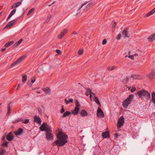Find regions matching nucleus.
Segmentation results:
<instances>
[{"instance_id": "f257e3e1", "label": "nucleus", "mask_w": 155, "mask_h": 155, "mask_svg": "<svg viewBox=\"0 0 155 155\" xmlns=\"http://www.w3.org/2000/svg\"><path fill=\"white\" fill-rule=\"evenodd\" d=\"M57 137L58 139L55 141V143L58 146H63L68 142L66 140L68 138V136L64 133L60 132L57 134Z\"/></svg>"}, {"instance_id": "f03ea898", "label": "nucleus", "mask_w": 155, "mask_h": 155, "mask_svg": "<svg viewBox=\"0 0 155 155\" xmlns=\"http://www.w3.org/2000/svg\"><path fill=\"white\" fill-rule=\"evenodd\" d=\"M137 94L139 98H145L149 99L150 97V94L147 91L144 90H142L138 91Z\"/></svg>"}, {"instance_id": "7ed1b4c3", "label": "nucleus", "mask_w": 155, "mask_h": 155, "mask_svg": "<svg viewBox=\"0 0 155 155\" xmlns=\"http://www.w3.org/2000/svg\"><path fill=\"white\" fill-rule=\"evenodd\" d=\"M134 95L133 94L130 95L123 102L122 105L124 107L127 108L128 106L133 101Z\"/></svg>"}, {"instance_id": "20e7f679", "label": "nucleus", "mask_w": 155, "mask_h": 155, "mask_svg": "<svg viewBox=\"0 0 155 155\" xmlns=\"http://www.w3.org/2000/svg\"><path fill=\"white\" fill-rule=\"evenodd\" d=\"M26 57V56H23L21 57L20 58L16 60L11 65L10 68H13L14 66L18 64L21 62L23 60H24Z\"/></svg>"}, {"instance_id": "39448f33", "label": "nucleus", "mask_w": 155, "mask_h": 155, "mask_svg": "<svg viewBox=\"0 0 155 155\" xmlns=\"http://www.w3.org/2000/svg\"><path fill=\"white\" fill-rule=\"evenodd\" d=\"M80 105L79 102L77 100L76 103V106L74 108V110L72 111V113L74 115H76L78 114L79 110L80 109Z\"/></svg>"}, {"instance_id": "423d86ee", "label": "nucleus", "mask_w": 155, "mask_h": 155, "mask_svg": "<svg viewBox=\"0 0 155 155\" xmlns=\"http://www.w3.org/2000/svg\"><path fill=\"white\" fill-rule=\"evenodd\" d=\"M46 138L48 140H52L53 139V135L51 132V129L45 132Z\"/></svg>"}, {"instance_id": "0eeeda50", "label": "nucleus", "mask_w": 155, "mask_h": 155, "mask_svg": "<svg viewBox=\"0 0 155 155\" xmlns=\"http://www.w3.org/2000/svg\"><path fill=\"white\" fill-rule=\"evenodd\" d=\"M124 118L123 116L121 117L119 119L117 123V127L118 129L120 128L123 126L124 123Z\"/></svg>"}, {"instance_id": "6e6552de", "label": "nucleus", "mask_w": 155, "mask_h": 155, "mask_svg": "<svg viewBox=\"0 0 155 155\" xmlns=\"http://www.w3.org/2000/svg\"><path fill=\"white\" fill-rule=\"evenodd\" d=\"M97 115L98 117L100 118H103L104 116L103 111L100 107L98 108Z\"/></svg>"}, {"instance_id": "1a4fd4ad", "label": "nucleus", "mask_w": 155, "mask_h": 155, "mask_svg": "<svg viewBox=\"0 0 155 155\" xmlns=\"http://www.w3.org/2000/svg\"><path fill=\"white\" fill-rule=\"evenodd\" d=\"M51 128L48 127H47L45 125V124L44 122L41 126L40 127V129L41 131H45V132L48 131L49 130H50Z\"/></svg>"}, {"instance_id": "9d476101", "label": "nucleus", "mask_w": 155, "mask_h": 155, "mask_svg": "<svg viewBox=\"0 0 155 155\" xmlns=\"http://www.w3.org/2000/svg\"><path fill=\"white\" fill-rule=\"evenodd\" d=\"M130 77L133 79H142L144 78V77L143 76L134 74L131 75Z\"/></svg>"}, {"instance_id": "9b49d317", "label": "nucleus", "mask_w": 155, "mask_h": 155, "mask_svg": "<svg viewBox=\"0 0 155 155\" xmlns=\"http://www.w3.org/2000/svg\"><path fill=\"white\" fill-rule=\"evenodd\" d=\"M14 137V136L12 132H11L7 135L6 138L8 141H11L13 139Z\"/></svg>"}, {"instance_id": "f8f14e48", "label": "nucleus", "mask_w": 155, "mask_h": 155, "mask_svg": "<svg viewBox=\"0 0 155 155\" xmlns=\"http://www.w3.org/2000/svg\"><path fill=\"white\" fill-rule=\"evenodd\" d=\"M17 21V19H15L12 21H10L9 22L6 26V27L7 28H9L15 24L16 21Z\"/></svg>"}, {"instance_id": "ddd939ff", "label": "nucleus", "mask_w": 155, "mask_h": 155, "mask_svg": "<svg viewBox=\"0 0 155 155\" xmlns=\"http://www.w3.org/2000/svg\"><path fill=\"white\" fill-rule=\"evenodd\" d=\"M122 35L124 38H125L126 37H129L127 28H125L123 31L122 32Z\"/></svg>"}, {"instance_id": "4468645a", "label": "nucleus", "mask_w": 155, "mask_h": 155, "mask_svg": "<svg viewBox=\"0 0 155 155\" xmlns=\"http://www.w3.org/2000/svg\"><path fill=\"white\" fill-rule=\"evenodd\" d=\"M34 117V121L39 124H41V120L40 118L38 116H35Z\"/></svg>"}, {"instance_id": "2eb2a0df", "label": "nucleus", "mask_w": 155, "mask_h": 155, "mask_svg": "<svg viewBox=\"0 0 155 155\" xmlns=\"http://www.w3.org/2000/svg\"><path fill=\"white\" fill-rule=\"evenodd\" d=\"M148 77L150 79H153L155 77V71L152 70L148 74Z\"/></svg>"}, {"instance_id": "dca6fc26", "label": "nucleus", "mask_w": 155, "mask_h": 155, "mask_svg": "<svg viewBox=\"0 0 155 155\" xmlns=\"http://www.w3.org/2000/svg\"><path fill=\"white\" fill-rule=\"evenodd\" d=\"M109 136V134L108 131H106L102 133V136L103 138H108Z\"/></svg>"}, {"instance_id": "f3484780", "label": "nucleus", "mask_w": 155, "mask_h": 155, "mask_svg": "<svg viewBox=\"0 0 155 155\" xmlns=\"http://www.w3.org/2000/svg\"><path fill=\"white\" fill-rule=\"evenodd\" d=\"M148 40L149 41L155 40V33H153L149 36L148 38Z\"/></svg>"}, {"instance_id": "a211bd4d", "label": "nucleus", "mask_w": 155, "mask_h": 155, "mask_svg": "<svg viewBox=\"0 0 155 155\" xmlns=\"http://www.w3.org/2000/svg\"><path fill=\"white\" fill-rule=\"evenodd\" d=\"M67 29H64L61 32L60 35H58V38L59 39L61 38L65 34L67 31Z\"/></svg>"}, {"instance_id": "6ab92c4d", "label": "nucleus", "mask_w": 155, "mask_h": 155, "mask_svg": "<svg viewBox=\"0 0 155 155\" xmlns=\"http://www.w3.org/2000/svg\"><path fill=\"white\" fill-rule=\"evenodd\" d=\"M23 130L22 129L19 128L15 132V134L16 135H20L23 132Z\"/></svg>"}, {"instance_id": "aec40b11", "label": "nucleus", "mask_w": 155, "mask_h": 155, "mask_svg": "<svg viewBox=\"0 0 155 155\" xmlns=\"http://www.w3.org/2000/svg\"><path fill=\"white\" fill-rule=\"evenodd\" d=\"M80 113L82 117H84L88 115V114L87 112L85 110H81Z\"/></svg>"}, {"instance_id": "412c9836", "label": "nucleus", "mask_w": 155, "mask_h": 155, "mask_svg": "<svg viewBox=\"0 0 155 155\" xmlns=\"http://www.w3.org/2000/svg\"><path fill=\"white\" fill-rule=\"evenodd\" d=\"M16 11V9L15 8L12 10L10 14L9 15L7 19V21H8V20L15 13Z\"/></svg>"}, {"instance_id": "4be33fe9", "label": "nucleus", "mask_w": 155, "mask_h": 155, "mask_svg": "<svg viewBox=\"0 0 155 155\" xmlns=\"http://www.w3.org/2000/svg\"><path fill=\"white\" fill-rule=\"evenodd\" d=\"M42 90L45 91V92L47 94H50V90L49 87H47L46 88H43Z\"/></svg>"}, {"instance_id": "5701e85b", "label": "nucleus", "mask_w": 155, "mask_h": 155, "mask_svg": "<svg viewBox=\"0 0 155 155\" xmlns=\"http://www.w3.org/2000/svg\"><path fill=\"white\" fill-rule=\"evenodd\" d=\"M155 12V8L151 11L150 12L146 14L145 16V17H147L153 15Z\"/></svg>"}, {"instance_id": "b1692460", "label": "nucleus", "mask_w": 155, "mask_h": 155, "mask_svg": "<svg viewBox=\"0 0 155 155\" xmlns=\"http://www.w3.org/2000/svg\"><path fill=\"white\" fill-rule=\"evenodd\" d=\"M152 101L153 103L155 105V92H153L151 94Z\"/></svg>"}, {"instance_id": "393cba45", "label": "nucleus", "mask_w": 155, "mask_h": 155, "mask_svg": "<svg viewBox=\"0 0 155 155\" xmlns=\"http://www.w3.org/2000/svg\"><path fill=\"white\" fill-rule=\"evenodd\" d=\"M21 2H18L15 3L12 6V9H13L14 8H15L18 7L21 4Z\"/></svg>"}, {"instance_id": "a878e982", "label": "nucleus", "mask_w": 155, "mask_h": 155, "mask_svg": "<svg viewBox=\"0 0 155 155\" xmlns=\"http://www.w3.org/2000/svg\"><path fill=\"white\" fill-rule=\"evenodd\" d=\"M71 114V112L69 111H66L64 113L62 117H65L67 116H69Z\"/></svg>"}, {"instance_id": "bb28decb", "label": "nucleus", "mask_w": 155, "mask_h": 155, "mask_svg": "<svg viewBox=\"0 0 155 155\" xmlns=\"http://www.w3.org/2000/svg\"><path fill=\"white\" fill-rule=\"evenodd\" d=\"M13 43L14 41H11L8 42L6 43L5 45V46L6 48L8 47L13 44Z\"/></svg>"}, {"instance_id": "cd10ccee", "label": "nucleus", "mask_w": 155, "mask_h": 155, "mask_svg": "<svg viewBox=\"0 0 155 155\" xmlns=\"http://www.w3.org/2000/svg\"><path fill=\"white\" fill-rule=\"evenodd\" d=\"M23 41L22 39H21L19 40L18 42H17L14 45V47H15L19 45V44L21 42Z\"/></svg>"}, {"instance_id": "c85d7f7f", "label": "nucleus", "mask_w": 155, "mask_h": 155, "mask_svg": "<svg viewBox=\"0 0 155 155\" xmlns=\"http://www.w3.org/2000/svg\"><path fill=\"white\" fill-rule=\"evenodd\" d=\"M94 101L99 106V107H101V105L100 102L99 101L98 99V98L96 96L94 97Z\"/></svg>"}, {"instance_id": "c756f323", "label": "nucleus", "mask_w": 155, "mask_h": 155, "mask_svg": "<svg viewBox=\"0 0 155 155\" xmlns=\"http://www.w3.org/2000/svg\"><path fill=\"white\" fill-rule=\"evenodd\" d=\"M22 82L23 83H25L27 80V76L26 75L24 74L22 76Z\"/></svg>"}, {"instance_id": "7c9ffc66", "label": "nucleus", "mask_w": 155, "mask_h": 155, "mask_svg": "<svg viewBox=\"0 0 155 155\" xmlns=\"http://www.w3.org/2000/svg\"><path fill=\"white\" fill-rule=\"evenodd\" d=\"M86 90H87V91L90 92V98L91 99V97H92V94H93L94 95H95V94L91 92V91H92L89 88H87Z\"/></svg>"}, {"instance_id": "2f4dec72", "label": "nucleus", "mask_w": 155, "mask_h": 155, "mask_svg": "<svg viewBox=\"0 0 155 155\" xmlns=\"http://www.w3.org/2000/svg\"><path fill=\"white\" fill-rule=\"evenodd\" d=\"M23 120L22 118H18L15 120L13 121V123H17L20 121H23Z\"/></svg>"}, {"instance_id": "473e14b6", "label": "nucleus", "mask_w": 155, "mask_h": 155, "mask_svg": "<svg viewBox=\"0 0 155 155\" xmlns=\"http://www.w3.org/2000/svg\"><path fill=\"white\" fill-rule=\"evenodd\" d=\"M11 108L10 104H9L7 106V114L9 115L10 114Z\"/></svg>"}, {"instance_id": "72a5a7b5", "label": "nucleus", "mask_w": 155, "mask_h": 155, "mask_svg": "<svg viewBox=\"0 0 155 155\" xmlns=\"http://www.w3.org/2000/svg\"><path fill=\"white\" fill-rule=\"evenodd\" d=\"M128 80L129 78L127 77H126L123 80L122 82L124 84H125L127 83V81H128Z\"/></svg>"}, {"instance_id": "f704fd0d", "label": "nucleus", "mask_w": 155, "mask_h": 155, "mask_svg": "<svg viewBox=\"0 0 155 155\" xmlns=\"http://www.w3.org/2000/svg\"><path fill=\"white\" fill-rule=\"evenodd\" d=\"M35 9L33 8H31L28 12L27 13V15H30L34 11Z\"/></svg>"}, {"instance_id": "c9c22d12", "label": "nucleus", "mask_w": 155, "mask_h": 155, "mask_svg": "<svg viewBox=\"0 0 155 155\" xmlns=\"http://www.w3.org/2000/svg\"><path fill=\"white\" fill-rule=\"evenodd\" d=\"M130 51L128 52V55L129 56L128 57L130 59L133 60H134V55H130Z\"/></svg>"}, {"instance_id": "e433bc0d", "label": "nucleus", "mask_w": 155, "mask_h": 155, "mask_svg": "<svg viewBox=\"0 0 155 155\" xmlns=\"http://www.w3.org/2000/svg\"><path fill=\"white\" fill-rule=\"evenodd\" d=\"M8 143H9L7 141L5 142L4 143H3L2 145L3 146H5V147H8Z\"/></svg>"}, {"instance_id": "4c0bfd02", "label": "nucleus", "mask_w": 155, "mask_h": 155, "mask_svg": "<svg viewBox=\"0 0 155 155\" xmlns=\"http://www.w3.org/2000/svg\"><path fill=\"white\" fill-rule=\"evenodd\" d=\"M78 53L79 55H81L83 53V51L82 49H80L78 51Z\"/></svg>"}, {"instance_id": "58836bf2", "label": "nucleus", "mask_w": 155, "mask_h": 155, "mask_svg": "<svg viewBox=\"0 0 155 155\" xmlns=\"http://www.w3.org/2000/svg\"><path fill=\"white\" fill-rule=\"evenodd\" d=\"M29 120L28 119H26L25 121H23L22 123H23L25 124H27L29 123Z\"/></svg>"}, {"instance_id": "ea45409f", "label": "nucleus", "mask_w": 155, "mask_h": 155, "mask_svg": "<svg viewBox=\"0 0 155 155\" xmlns=\"http://www.w3.org/2000/svg\"><path fill=\"white\" fill-rule=\"evenodd\" d=\"M115 68V67L114 66H113L111 67H108L107 68V69L108 70H110V71H112L114 70Z\"/></svg>"}, {"instance_id": "a19ab883", "label": "nucleus", "mask_w": 155, "mask_h": 155, "mask_svg": "<svg viewBox=\"0 0 155 155\" xmlns=\"http://www.w3.org/2000/svg\"><path fill=\"white\" fill-rule=\"evenodd\" d=\"M136 90V88L134 87H133L130 90V91L132 92H133L134 91Z\"/></svg>"}, {"instance_id": "79ce46f5", "label": "nucleus", "mask_w": 155, "mask_h": 155, "mask_svg": "<svg viewBox=\"0 0 155 155\" xmlns=\"http://www.w3.org/2000/svg\"><path fill=\"white\" fill-rule=\"evenodd\" d=\"M121 36V34H119L118 35L117 37V39L118 40H120Z\"/></svg>"}, {"instance_id": "37998d69", "label": "nucleus", "mask_w": 155, "mask_h": 155, "mask_svg": "<svg viewBox=\"0 0 155 155\" xmlns=\"http://www.w3.org/2000/svg\"><path fill=\"white\" fill-rule=\"evenodd\" d=\"M92 3H89L86 6V9H87V8H89V7L91 6V5H92Z\"/></svg>"}, {"instance_id": "c03bdc74", "label": "nucleus", "mask_w": 155, "mask_h": 155, "mask_svg": "<svg viewBox=\"0 0 155 155\" xmlns=\"http://www.w3.org/2000/svg\"><path fill=\"white\" fill-rule=\"evenodd\" d=\"M107 41L106 39H104L103 40L102 42V44L103 45L107 43Z\"/></svg>"}, {"instance_id": "a18cd8bd", "label": "nucleus", "mask_w": 155, "mask_h": 155, "mask_svg": "<svg viewBox=\"0 0 155 155\" xmlns=\"http://www.w3.org/2000/svg\"><path fill=\"white\" fill-rule=\"evenodd\" d=\"M64 111H65V110H64V109L63 106H62V109H61V113H62L63 112H64Z\"/></svg>"}, {"instance_id": "49530a36", "label": "nucleus", "mask_w": 155, "mask_h": 155, "mask_svg": "<svg viewBox=\"0 0 155 155\" xmlns=\"http://www.w3.org/2000/svg\"><path fill=\"white\" fill-rule=\"evenodd\" d=\"M87 4V3L86 2H85V3H84V4H83L81 6V7L79 8H78V10H80L85 5H86Z\"/></svg>"}, {"instance_id": "de8ad7c7", "label": "nucleus", "mask_w": 155, "mask_h": 155, "mask_svg": "<svg viewBox=\"0 0 155 155\" xmlns=\"http://www.w3.org/2000/svg\"><path fill=\"white\" fill-rule=\"evenodd\" d=\"M56 52L58 54H60L61 53V51L59 50H58V49L57 50H56Z\"/></svg>"}, {"instance_id": "09e8293b", "label": "nucleus", "mask_w": 155, "mask_h": 155, "mask_svg": "<svg viewBox=\"0 0 155 155\" xmlns=\"http://www.w3.org/2000/svg\"><path fill=\"white\" fill-rule=\"evenodd\" d=\"M35 81V78H34V79H31V82L32 83H34Z\"/></svg>"}, {"instance_id": "8fccbe9b", "label": "nucleus", "mask_w": 155, "mask_h": 155, "mask_svg": "<svg viewBox=\"0 0 155 155\" xmlns=\"http://www.w3.org/2000/svg\"><path fill=\"white\" fill-rule=\"evenodd\" d=\"M65 102L66 104H68L69 103V101H67L66 99H65Z\"/></svg>"}, {"instance_id": "3c124183", "label": "nucleus", "mask_w": 155, "mask_h": 155, "mask_svg": "<svg viewBox=\"0 0 155 155\" xmlns=\"http://www.w3.org/2000/svg\"><path fill=\"white\" fill-rule=\"evenodd\" d=\"M68 101L69 103H72L73 102V100L72 99H70Z\"/></svg>"}, {"instance_id": "603ef678", "label": "nucleus", "mask_w": 155, "mask_h": 155, "mask_svg": "<svg viewBox=\"0 0 155 155\" xmlns=\"http://www.w3.org/2000/svg\"><path fill=\"white\" fill-rule=\"evenodd\" d=\"M116 26V24L115 22H114L112 25V26L113 27H115Z\"/></svg>"}, {"instance_id": "864d4df0", "label": "nucleus", "mask_w": 155, "mask_h": 155, "mask_svg": "<svg viewBox=\"0 0 155 155\" xmlns=\"http://www.w3.org/2000/svg\"><path fill=\"white\" fill-rule=\"evenodd\" d=\"M38 110L39 113L40 114L41 112V109L40 108H38Z\"/></svg>"}, {"instance_id": "5fc2aeb1", "label": "nucleus", "mask_w": 155, "mask_h": 155, "mask_svg": "<svg viewBox=\"0 0 155 155\" xmlns=\"http://www.w3.org/2000/svg\"><path fill=\"white\" fill-rule=\"evenodd\" d=\"M0 153V154H2V155L4 154V151H1Z\"/></svg>"}, {"instance_id": "6e6d98bb", "label": "nucleus", "mask_w": 155, "mask_h": 155, "mask_svg": "<svg viewBox=\"0 0 155 155\" xmlns=\"http://www.w3.org/2000/svg\"><path fill=\"white\" fill-rule=\"evenodd\" d=\"M118 135V134L117 133H115V136L116 137H117Z\"/></svg>"}, {"instance_id": "4d7b16f0", "label": "nucleus", "mask_w": 155, "mask_h": 155, "mask_svg": "<svg viewBox=\"0 0 155 155\" xmlns=\"http://www.w3.org/2000/svg\"><path fill=\"white\" fill-rule=\"evenodd\" d=\"M72 34H74V35H76L77 34V33L75 31H74L73 33H72Z\"/></svg>"}, {"instance_id": "13d9d810", "label": "nucleus", "mask_w": 155, "mask_h": 155, "mask_svg": "<svg viewBox=\"0 0 155 155\" xmlns=\"http://www.w3.org/2000/svg\"><path fill=\"white\" fill-rule=\"evenodd\" d=\"M20 87V84H19L16 88V90H17Z\"/></svg>"}, {"instance_id": "bf43d9fd", "label": "nucleus", "mask_w": 155, "mask_h": 155, "mask_svg": "<svg viewBox=\"0 0 155 155\" xmlns=\"http://www.w3.org/2000/svg\"><path fill=\"white\" fill-rule=\"evenodd\" d=\"M5 50V48H3L2 49V51H4Z\"/></svg>"}, {"instance_id": "052dcab7", "label": "nucleus", "mask_w": 155, "mask_h": 155, "mask_svg": "<svg viewBox=\"0 0 155 155\" xmlns=\"http://www.w3.org/2000/svg\"><path fill=\"white\" fill-rule=\"evenodd\" d=\"M134 55V56H138V54H135Z\"/></svg>"}, {"instance_id": "680f3d73", "label": "nucleus", "mask_w": 155, "mask_h": 155, "mask_svg": "<svg viewBox=\"0 0 155 155\" xmlns=\"http://www.w3.org/2000/svg\"><path fill=\"white\" fill-rule=\"evenodd\" d=\"M86 95L87 96H88L89 95V94H88V93H87V92L86 93Z\"/></svg>"}, {"instance_id": "e2e57ef3", "label": "nucleus", "mask_w": 155, "mask_h": 155, "mask_svg": "<svg viewBox=\"0 0 155 155\" xmlns=\"http://www.w3.org/2000/svg\"><path fill=\"white\" fill-rule=\"evenodd\" d=\"M3 13V12H1L0 13V15L2 14V13Z\"/></svg>"}, {"instance_id": "0e129e2a", "label": "nucleus", "mask_w": 155, "mask_h": 155, "mask_svg": "<svg viewBox=\"0 0 155 155\" xmlns=\"http://www.w3.org/2000/svg\"><path fill=\"white\" fill-rule=\"evenodd\" d=\"M37 93H38V94H40V92H39V91H38V92H37Z\"/></svg>"}, {"instance_id": "69168bd1", "label": "nucleus", "mask_w": 155, "mask_h": 155, "mask_svg": "<svg viewBox=\"0 0 155 155\" xmlns=\"http://www.w3.org/2000/svg\"><path fill=\"white\" fill-rule=\"evenodd\" d=\"M5 138V136H4V137H3V138H2V139H4Z\"/></svg>"}, {"instance_id": "338daca9", "label": "nucleus", "mask_w": 155, "mask_h": 155, "mask_svg": "<svg viewBox=\"0 0 155 155\" xmlns=\"http://www.w3.org/2000/svg\"><path fill=\"white\" fill-rule=\"evenodd\" d=\"M127 56H127V55H126V56H125V58H126V57H127Z\"/></svg>"}, {"instance_id": "774afa93", "label": "nucleus", "mask_w": 155, "mask_h": 155, "mask_svg": "<svg viewBox=\"0 0 155 155\" xmlns=\"http://www.w3.org/2000/svg\"><path fill=\"white\" fill-rule=\"evenodd\" d=\"M54 2H53V3L52 4H54Z\"/></svg>"}]
</instances>
